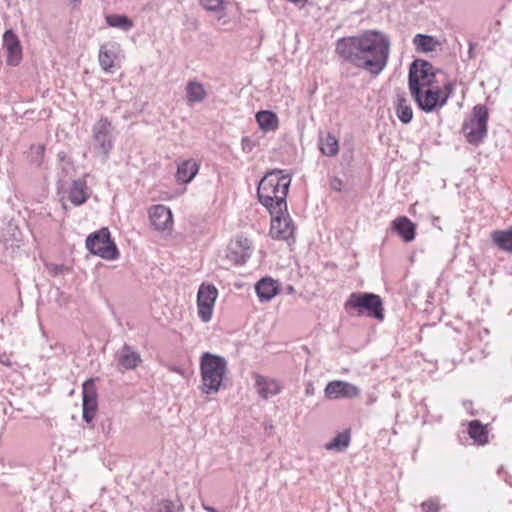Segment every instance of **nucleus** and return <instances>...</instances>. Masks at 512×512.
I'll return each instance as SVG.
<instances>
[{
  "mask_svg": "<svg viewBox=\"0 0 512 512\" xmlns=\"http://www.w3.org/2000/svg\"><path fill=\"white\" fill-rule=\"evenodd\" d=\"M335 52L343 61L378 75L387 65L390 41L382 32L367 30L358 36L338 39Z\"/></svg>",
  "mask_w": 512,
  "mask_h": 512,
  "instance_id": "obj_1",
  "label": "nucleus"
},
{
  "mask_svg": "<svg viewBox=\"0 0 512 512\" xmlns=\"http://www.w3.org/2000/svg\"><path fill=\"white\" fill-rule=\"evenodd\" d=\"M291 176L282 170L269 171L261 179L257 188L259 202L268 210L278 209L277 213L287 208V195Z\"/></svg>",
  "mask_w": 512,
  "mask_h": 512,
  "instance_id": "obj_2",
  "label": "nucleus"
},
{
  "mask_svg": "<svg viewBox=\"0 0 512 512\" xmlns=\"http://www.w3.org/2000/svg\"><path fill=\"white\" fill-rule=\"evenodd\" d=\"M227 373V361L224 357L205 352L200 359L201 386L204 394L217 393Z\"/></svg>",
  "mask_w": 512,
  "mask_h": 512,
  "instance_id": "obj_3",
  "label": "nucleus"
},
{
  "mask_svg": "<svg viewBox=\"0 0 512 512\" xmlns=\"http://www.w3.org/2000/svg\"><path fill=\"white\" fill-rule=\"evenodd\" d=\"M345 309H359V314L364 311L367 316L382 321L384 319L383 302L379 295L368 292H354L350 294L345 303Z\"/></svg>",
  "mask_w": 512,
  "mask_h": 512,
  "instance_id": "obj_4",
  "label": "nucleus"
},
{
  "mask_svg": "<svg viewBox=\"0 0 512 512\" xmlns=\"http://www.w3.org/2000/svg\"><path fill=\"white\" fill-rule=\"evenodd\" d=\"M86 248L105 260H116L119 257L118 248L112 241L108 228H101L90 234L86 239Z\"/></svg>",
  "mask_w": 512,
  "mask_h": 512,
  "instance_id": "obj_5",
  "label": "nucleus"
},
{
  "mask_svg": "<svg viewBox=\"0 0 512 512\" xmlns=\"http://www.w3.org/2000/svg\"><path fill=\"white\" fill-rule=\"evenodd\" d=\"M488 110L484 105L473 108V118L462 126L467 141L475 146L483 142L487 136Z\"/></svg>",
  "mask_w": 512,
  "mask_h": 512,
  "instance_id": "obj_6",
  "label": "nucleus"
},
{
  "mask_svg": "<svg viewBox=\"0 0 512 512\" xmlns=\"http://www.w3.org/2000/svg\"><path fill=\"white\" fill-rule=\"evenodd\" d=\"M435 77V69L430 62L423 59L414 60L410 64L408 73L409 91L413 92L415 87L420 90L433 86L436 82Z\"/></svg>",
  "mask_w": 512,
  "mask_h": 512,
  "instance_id": "obj_7",
  "label": "nucleus"
},
{
  "mask_svg": "<svg viewBox=\"0 0 512 512\" xmlns=\"http://www.w3.org/2000/svg\"><path fill=\"white\" fill-rule=\"evenodd\" d=\"M410 94L417 107L425 113L438 111L445 106V100L441 99V89L439 86L433 85L420 90H418V87H415L414 91L410 92Z\"/></svg>",
  "mask_w": 512,
  "mask_h": 512,
  "instance_id": "obj_8",
  "label": "nucleus"
},
{
  "mask_svg": "<svg viewBox=\"0 0 512 512\" xmlns=\"http://www.w3.org/2000/svg\"><path fill=\"white\" fill-rule=\"evenodd\" d=\"M271 215L269 234L276 240H289L294 235V224L288 213V209L277 213L278 209L268 210Z\"/></svg>",
  "mask_w": 512,
  "mask_h": 512,
  "instance_id": "obj_9",
  "label": "nucleus"
},
{
  "mask_svg": "<svg viewBox=\"0 0 512 512\" xmlns=\"http://www.w3.org/2000/svg\"><path fill=\"white\" fill-rule=\"evenodd\" d=\"M218 296V291L214 285L202 284L197 294V307L199 318L207 323L212 318L213 307Z\"/></svg>",
  "mask_w": 512,
  "mask_h": 512,
  "instance_id": "obj_10",
  "label": "nucleus"
},
{
  "mask_svg": "<svg viewBox=\"0 0 512 512\" xmlns=\"http://www.w3.org/2000/svg\"><path fill=\"white\" fill-rule=\"evenodd\" d=\"M93 140L105 157L113 147V126L107 117H101L92 129Z\"/></svg>",
  "mask_w": 512,
  "mask_h": 512,
  "instance_id": "obj_11",
  "label": "nucleus"
},
{
  "mask_svg": "<svg viewBox=\"0 0 512 512\" xmlns=\"http://www.w3.org/2000/svg\"><path fill=\"white\" fill-rule=\"evenodd\" d=\"M324 395L329 400L354 399L360 396V389L350 382L334 380L327 383Z\"/></svg>",
  "mask_w": 512,
  "mask_h": 512,
  "instance_id": "obj_12",
  "label": "nucleus"
},
{
  "mask_svg": "<svg viewBox=\"0 0 512 512\" xmlns=\"http://www.w3.org/2000/svg\"><path fill=\"white\" fill-rule=\"evenodd\" d=\"M83 420L91 423L98 407L97 391L93 379L86 380L82 385Z\"/></svg>",
  "mask_w": 512,
  "mask_h": 512,
  "instance_id": "obj_13",
  "label": "nucleus"
},
{
  "mask_svg": "<svg viewBox=\"0 0 512 512\" xmlns=\"http://www.w3.org/2000/svg\"><path fill=\"white\" fill-rule=\"evenodd\" d=\"M121 52L119 43L110 41L102 44L99 49V64L101 68L108 73L114 72L116 68L115 61Z\"/></svg>",
  "mask_w": 512,
  "mask_h": 512,
  "instance_id": "obj_14",
  "label": "nucleus"
},
{
  "mask_svg": "<svg viewBox=\"0 0 512 512\" xmlns=\"http://www.w3.org/2000/svg\"><path fill=\"white\" fill-rule=\"evenodd\" d=\"M3 47L7 51V64L17 66L22 59V46L18 36L12 29L4 32Z\"/></svg>",
  "mask_w": 512,
  "mask_h": 512,
  "instance_id": "obj_15",
  "label": "nucleus"
},
{
  "mask_svg": "<svg viewBox=\"0 0 512 512\" xmlns=\"http://www.w3.org/2000/svg\"><path fill=\"white\" fill-rule=\"evenodd\" d=\"M151 224L158 231H164L172 225V212L164 205H154L149 211Z\"/></svg>",
  "mask_w": 512,
  "mask_h": 512,
  "instance_id": "obj_16",
  "label": "nucleus"
},
{
  "mask_svg": "<svg viewBox=\"0 0 512 512\" xmlns=\"http://www.w3.org/2000/svg\"><path fill=\"white\" fill-rule=\"evenodd\" d=\"M252 246L249 239L238 237L235 242L229 246V258L236 264L242 265L251 256Z\"/></svg>",
  "mask_w": 512,
  "mask_h": 512,
  "instance_id": "obj_17",
  "label": "nucleus"
},
{
  "mask_svg": "<svg viewBox=\"0 0 512 512\" xmlns=\"http://www.w3.org/2000/svg\"><path fill=\"white\" fill-rule=\"evenodd\" d=\"M67 193L68 200L74 206H80L84 204L90 197V190L84 178L73 180Z\"/></svg>",
  "mask_w": 512,
  "mask_h": 512,
  "instance_id": "obj_18",
  "label": "nucleus"
},
{
  "mask_svg": "<svg viewBox=\"0 0 512 512\" xmlns=\"http://www.w3.org/2000/svg\"><path fill=\"white\" fill-rule=\"evenodd\" d=\"M255 387L258 395L264 400L279 394L282 390L279 381L262 375H256Z\"/></svg>",
  "mask_w": 512,
  "mask_h": 512,
  "instance_id": "obj_19",
  "label": "nucleus"
},
{
  "mask_svg": "<svg viewBox=\"0 0 512 512\" xmlns=\"http://www.w3.org/2000/svg\"><path fill=\"white\" fill-rule=\"evenodd\" d=\"M116 359L119 366L126 370L135 369L142 361L140 354L128 344L117 351Z\"/></svg>",
  "mask_w": 512,
  "mask_h": 512,
  "instance_id": "obj_20",
  "label": "nucleus"
},
{
  "mask_svg": "<svg viewBox=\"0 0 512 512\" xmlns=\"http://www.w3.org/2000/svg\"><path fill=\"white\" fill-rule=\"evenodd\" d=\"M392 229L405 242H411L415 239L416 225L406 216H399L391 223Z\"/></svg>",
  "mask_w": 512,
  "mask_h": 512,
  "instance_id": "obj_21",
  "label": "nucleus"
},
{
  "mask_svg": "<svg viewBox=\"0 0 512 512\" xmlns=\"http://www.w3.org/2000/svg\"><path fill=\"white\" fill-rule=\"evenodd\" d=\"M395 113L403 124H409L413 119V110L404 91H397L394 102Z\"/></svg>",
  "mask_w": 512,
  "mask_h": 512,
  "instance_id": "obj_22",
  "label": "nucleus"
},
{
  "mask_svg": "<svg viewBox=\"0 0 512 512\" xmlns=\"http://www.w3.org/2000/svg\"><path fill=\"white\" fill-rule=\"evenodd\" d=\"M255 291L261 302H267L279 293V285L276 280L264 277L256 283Z\"/></svg>",
  "mask_w": 512,
  "mask_h": 512,
  "instance_id": "obj_23",
  "label": "nucleus"
},
{
  "mask_svg": "<svg viewBox=\"0 0 512 512\" xmlns=\"http://www.w3.org/2000/svg\"><path fill=\"white\" fill-rule=\"evenodd\" d=\"M199 171V164L193 159L184 160L178 164L176 178L181 183H189Z\"/></svg>",
  "mask_w": 512,
  "mask_h": 512,
  "instance_id": "obj_24",
  "label": "nucleus"
},
{
  "mask_svg": "<svg viewBox=\"0 0 512 512\" xmlns=\"http://www.w3.org/2000/svg\"><path fill=\"white\" fill-rule=\"evenodd\" d=\"M186 102L188 105L200 103L207 97V92L202 83L197 80H190L186 85Z\"/></svg>",
  "mask_w": 512,
  "mask_h": 512,
  "instance_id": "obj_25",
  "label": "nucleus"
},
{
  "mask_svg": "<svg viewBox=\"0 0 512 512\" xmlns=\"http://www.w3.org/2000/svg\"><path fill=\"white\" fill-rule=\"evenodd\" d=\"M256 121L260 129L266 132L275 131L279 125L277 115L274 112L268 110H262L257 112Z\"/></svg>",
  "mask_w": 512,
  "mask_h": 512,
  "instance_id": "obj_26",
  "label": "nucleus"
},
{
  "mask_svg": "<svg viewBox=\"0 0 512 512\" xmlns=\"http://www.w3.org/2000/svg\"><path fill=\"white\" fill-rule=\"evenodd\" d=\"M493 243L503 251L512 253V226L506 230H496L491 234Z\"/></svg>",
  "mask_w": 512,
  "mask_h": 512,
  "instance_id": "obj_27",
  "label": "nucleus"
},
{
  "mask_svg": "<svg viewBox=\"0 0 512 512\" xmlns=\"http://www.w3.org/2000/svg\"><path fill=\"white\" fill-rule=\"evenodd\" d=\"M468 434L479 445H484L488 442V430L479 420H473L469 423Z\"/></svg>",
  "mask_w": 512,
  "mask_h": 512,
  "instance_id": "obj_28",
  "label": "nucleus"
},
{
  "mask_svg": "<svg viewBox=\"0 0 512 512\" xmlns=\"http://www.w3.org/2000/svg\"><path fill=\"white\" fill-rule=\"evenodd\" d=\"M413 44L419 52H432L439 45L438 40L430 35L417 34L413 38Z\"/></svg>",
  "mask_w": 512,
  "mask_h": 512,
  "instance_id": "obj_29",
  "label": "nucleus"
},
{
  "mask_svg": "<svg viewBox=\"0 0 512 512\" xmlns=\"http://www.w3.org/2000/svg\"><path fill=\"white\" fill-rule=\"evenodd\" d=\"M350 431L345 430L338 433L330 442L325 444V449L329 451L344 452L350 444Z\"/></svg>",
  "mask_w": 512,
  "mask_h": 512,
  "instance_id": "obj_30",
  "label": "nucleus"
},
{
  "mask_svg": "<svg viewBox=\"0 0 512 512\" xmlns=\"http://www.w3.org/2000/svg\"><path fill=\"white\" fill-rule=\"evenodd\" d=\"M320 150L326 156H336L339 152V143L337 138L330 133H328L325 137H321Z\"/></svg>",
  "mask_w": 512,
  "mask_h": 512,
  "instance_id": "obj_31",
  "label": "nucleus"
},
{
  "mask_svg": "<svg viewBox=\"0 0 512 512\" xmlns=\"http://www.w3.org/2000/svg\"><path fill=\"white\" fill-rule=\"evenodd\" d=\"M106 23L110 27L119 28L123 31H129L133 27V22L126 15L111 14L106 16Z\"/></svg>",
  "mask_w": 512,
  "mask_h": 512,
  "instance_id": "obj_32",
  "label": "nucleus"
},
{
  "mask_svg": "<svg viewBox=\"0 0 512 512\" xmlns=\"http://www.w3.org/2000/svg\"><path fill=\"white\" fill-rule=\"evenodd\" d=\"M199 4L209 12L222 13L225 10L224 0H199Z\"/></svg>",
  "mask_w": 512,
  "mask_h": 512,
  "instance_id": "obj_33",
  "label": "nucleus"
},
{
  "mask_svg": "<svg viewBox=\"0 0 512 512\" xmlns=\"http://www.w3.org/2000/svg\"><path fill=\"white\" fill-rule=\"evenodd\" d=\"M45 152L44 145L38 144V145H32L30 147V156H31V162L35 165H40L43 161Z\"/></svg>",
  "mask_w": 512,
  "mask_h": 512,
  "instance_id": "obj_34",
  "label": "nucleus"
},
{
  "mask_svg": "<svg viewBox=\"0 0 512 512\" xmlns=\"http://www.w3.org/2000/svg\"><path fill=\"white\" fill-rule=\"evenodd\" d=\"M182 508L183 506L181 504L177 506L171 500H164L160 504L158 512H180Z\"/></svg>",
  "mask_w": 512,
  "mask_h": 512,
  "instance_id": "obj_35",
  "label": "nucleus"
},
{
  "mask_svg": "<svg viewBox=\"0 0 512 512\" xmlns=\"http://www.w3.org/2000/svg\"><path fill=\"white\" fill-rule=\"evenodd\" d=\"M439 508L438 499H428L421 503V509L423 512H439Z\"/></svg>",
  "mask_w": 512,
  "mask_h": 512,
  "instance_id": "obj_36",
  "label": "nucleus"
},
{
  "mask_svg": "<svg viewBox=\"0 0 512 512\" xmlns=\"http://www.w3.org/2000/svg\"><path fill=\"white\" fill-rule=\"evenodd\" d=\"M455 89V84L451 81H448L444 84L443 89H441V99L445 100V104L448 99L451 97Z\"/></svg>",
  "mask_w": 512,
  "mask_h": 512,
  "instance_id": "obj_37",
  "label": "nucleus"
},
{
  "mask_svg": "<svg viewBox=\"0 0 512 512\" xmlns=\"http://www.w3.org/2000/svg\"><path fill=\"white\" fill-rule=\"evenodd\" d=\"M241 147L245 153H250L253 150V148L255 147V143L252 139L245 136L241 140Z\"/></svg>",
  "mask_w": 512,
  "mask_h": 512,
  "instance_id": "obj_38",
  "label": "nucleus"
},
{
  "mask_svg": "<svg viewBox=\"0 0 512 512\" xmlns=\"http://www.w3.org/2000/svg\"><path fill=\"white\" fill-rule=\"evenodd\" d=\"M47 269L49 270V272L51 274L59 275V274H62L66 270V267L64 265L49 264V265H47Z\"/></svg>",
  "mask_w": 512,
  "mask_h": 512,
  "instance_id": "obj_39",
  "label": "nucleus"
},
{
  "mask_svg": "<svg viewBox=\"0 0 512 512\" xmlns=\"http://www.w3.org/2000/svg\"><path fill=\"white\" fill-rule=\"evenodd\" d=\"M330 187L334 191H341L343 187V182L341 179L334 177L330 181Z\"/></svg>",
  "mask_w": 512,
  "mask_h": 512,
  "instance_id": "obj_40",
  "label": "nucleus"
},
{
  "mask_svg": "<svg viewBox=\"0 0 512 512\" xmlns=\"http://www.w3.org/2000/svg\"><path fill=\"white\" fill-rule=\"evenodd\" d=\"M314 393V387L312 384H308L305 390L306 395H312Z\"/></svg>",
  "mask_w": 512,
  "mask_h": 512,
  "instance_id": "obj_41",
  "label": "nucleus"
},
{
  "mask_svg": "<svg viewBox=\"0 0 512 512\" xmlns=\"http://www.w3.org/2000/svg\"><path fill=\"white\" fill-rule=\"evenodd\" d=\"M202 507L207 512H217V510L214 507L208 506V505H206L204 503L202 504Z\"/></svg>",
  "mask_w": 512,
  "mask_h": 512,
  "instance_id": "obj_42",
  "label": "nucleus"
},
{
  "mask_svg": "<svg viewBox=\"0 0 512 512\" xmlns=\"http://www.w3.org/2000/svg\"><path fill=\"white\" fill-rule=\"evenodd\" d=\"M504 481L510 485L512 487V476L511 475H508L506 472H505V477H504Z\"/></svg>",
  "mask_w": 512,
  "mask_h": 512,
  "instance_id": "obj_43",
  "label": "nucleus"
},
{
  "mask_svg": "<svg viewBox=\"0 0 512 512\" xmlns=\"http://www.w3.org/2000/svg\"><path fill=\"white\" fill-rule=\"evenodd\" d=\"M473 49H474V44L473 43H469V55H470V57H472Z\"/></svg>",
  "mask_w": 512,
  "mask_h": 512,
  "instance_id": "obj_44",
  "label": "nucleus"
},
{
  "mask_svg": "<svg viewBox=\"0 0 512 512\" xmlns=\"http://www.w3.org/2000/svg\"><path fill=\"white\" fill-rule=\"evenodd\" d=\"M81 2V0H71V3L74 5V6H77L79 5V3Z\"/></svg>",
  "mask_w": 512,
  "mask_h": 512,
  "instance_id": "obj_45",
  "label": "nucleus"
},
{
  "mask_svg": "<svg viewBox=\"0 0 512 512\" xmlns=\"http://www.w3.org/2000/svg\"><path fill=\"white\" fill-rule=\"evenodd\" d=\"M1 362H2V364H5V365H7V366H9V365H10V362H9L7 359H4V360H3V359H1Z\"/></svg>",
  "mask_w": 512,
  "mask_h": 512,
  "instance_id": "obj_46",
  "label": "nucleus"
},
{
  "mask_svg": "<svg viewBox=\"0 0 512 512\" xmlns=\"http://www.w3.org/2000/svg\"><path fill=\"white\" fill-rule=\"evenodd\" d=\"M1 362H2V364H5V365H7V366H9V365H10V362H9L7 359H4V360H3V359H1Z\"/></svg>",
  "mask_w": 512,
  "mask_h": 512,
  "instance_id": "obj_47",
  "label": "nucleus"
},
{
  "mask_svg": "<svg viewBox=\"0 0 512 512\" xmlns=\"http://www.w3.org/2000/svg\"><path fill=\"white\" fill-rule=\"evenodd\" d=\"M504 472L503 468L498 469V474L501 475Z\"/></svg>",
  "mask_w": 512,
  "mask_h": 512,
  "instance_id": "obj_48",
  "label": "nucleus"
},
{
  "mask_svg": "<svg viewBox=\"0 0 512 512\" xmlns=\"http://www.w3.org/2000/svg\"><path fill=\"white\" fill-rule=\"evenodd\" d=\"M218 512V511H217Z\"/></svg>",
  "mask_w": 512,
  "mask_h": 512,
  "instance_id": "obj_49",
  "label": "nucleus"
}]
</instances>
